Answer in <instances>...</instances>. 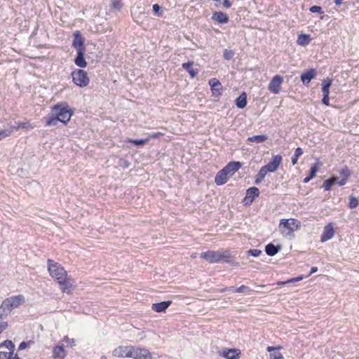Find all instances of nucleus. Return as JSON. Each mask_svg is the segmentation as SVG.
<instances>
[{
  "mask_svg": "<svg viewBox=\"0 0 359 359\" xmlns=\"http://www.w3.org/2000/svg\"><path fill=\"white\" fill-rule=\"evenodd\" d=\"M48 271L50 276L59 285L61 291L68 294H72L76 287L75 281L64 266L51 259L47 260Z\"/></svg>",
  "mask_w": 359,
  "mask_h": 359,
  "instance_id": "1",
  "label": "nucleus"
},
{
  "mask_svg": "<svg viewBox=\"0 0 359 359\" xmlns=\"http://www.w3.org/2000/svg\"><path fill=\"white\" fill-rule=\"evenodd\" d=\"M283 158L280 154L273 156L271 161L262 166L255 177V183L259 184L266 177L268 172H274L282 163Z\"/></svg>",
  "mask_w": 359,
  "mask_h": 359,
  "instance_id": "2",
  "label": "nucleus"
},
{
  "mask_svg": "<svg viewBox=\"0 0 359 359\" xmlns=\"http://www.w3.org/2000/svg\"><path fill=\"white\" fill-rule=\"evenodd\" d=\"M242 167L239 161H231L223 169L217 172L215 178V182L217 185L224 184L229 179V175H233Z\"/></svg>",
  "mask_w": 359,
  "mask_h": 359,
  "instance_id": "3",
  "label": "nucleus"
},
{
  "mask_svg": "<svg viewBox=\"0 0 359 359\" xmlns=\"http://www.w3.org/2000/svg\"><path fill=\"white\" fill-rule=\"evenodd\" d=\"M51 111L60 122L65 124H67L70 121L71 117L74 114V110L66 102H57L52 107Z\"/></svg>",
  "mask_w": 359,
  "mask_h": 359,
  "instance_id": "4",
  "label": "nucleus"
},
{
  "mask_svg": "<svg viewBox=\"0 0 359 359\" xmlns=\"http://www.w3.org/2000/svg\"><path fill=\"white\" fill-rule=\"evenodd\" d=\"M201 257L209 263H218L220 262H229L231 255L229 251H212L208 250L201 254Z\"/></svg>",
  "mask_w": 359,
  "mask_h": 359,
  "instance_id": "5",
  "label": "nucleus"
},
{
  "mask_svg": "<svg viewBox=\"0 0 359 359\" xmlns=\"http://www.w3.org/2000/svg\"><path fill=\"white\" fill-rule=\"evenodd\" d=\"M339 173L341 175L340 180H338V177L333 176L324 181L323 187L325 191H330L335 183L338 184L339 186L345 185L351 175V170L346 165L341 169Z\"/></svg>",
  "mask_w": 359,
  "mask_h": 359,
  "instance_id": "6",
  "label": "nucleus"
},
{
  "mask_svg": "<svg viewBox=\"0 0 359 359\" xmlns=\"http://www.w3.org/2000/svg\"><path fill=\"white\" fill-rule=\"evenodd\" d=\"M300 222L296 219H282L280 221L279 229L285 236L292 235V233L300 228Z\"/></svg>",
  "mask_w": 359,
  "mask_h": 359,
  "instance_id": "7",
  "label": "nucleus"
},
{
  "mask_svg": "<svg viewBox=\"0 0 359 359\" xmlns=\"http://www.w3.org/2000/svg\"><path fill=\"white\" fill-rule=\"evenodd\" d=\"M25 302V297L22 294L12 296L3 301L0 309L4 311H11L14 308H17L22 304Z\"/></svg>",
  "mask_w": 359,
  "mask_h": 359,
  "instance_id": "8",
  "label": "nucleus"
},
{
  "mask_svg": "<svg viewBox=\"0 0 359 359\" xmlns=\"http://www.w3.org/2000/svg\"><path fill=\"white\" fill-rule=\"evenodd\" d=\"M72 78L74 83L81 88L88 86L90 83L87 72L81 69H76L72 71Z\"/></svg>",
  "mask_w": 359,
  "mask_h": 359,
  "instance_id": "9",
  "label": "nucleus"
},
{
  "mask_svg": "<svg viewBox=\"0 0 359 359\" xmlns=\"http://www.w3.org/2000/svg\"><path fill=\"white\" fill-rule=\"evenodd\" d=\"M134 359H151L152 355L145 348L131 346L130 357Z\"/></svg>",
  "mask_w": 359,
  "mask_h": 359,
  "instance_id": "10",
  "label": "nucleus"
},
{
  "mask_svg": "<svg viewBox=\"0 0 359 359\" xmlns=\"http://www.w3.org/2000/svg\"><path fill=\"white\" fill-rule=\"evenodd\" d=\"M283 82V78L281 76L278 74L274 76L269 83V90L273 94L279 93L281 90V85Z\"/></svg>",
  "mask_w": 359,
  "mask_h": 359,
  "instance_id": "11",
  "label": "nucleus"
},
{
  "mask_svg": "<svg viewBox=\"0 0 359 359\" xmlns=\"http://www.w3.org/2000/svg\"><path fill=\"white\" fill-rule=\"evenodd\" d=\"M209 85L210 86L212 95L215 97H219L222 94L223 90L220 81L217 79L213 78L209 81Z\"/></svg>",
  "mask_w": 359,
  "mask_h": 359,
  "instance_id": "12",
  "label": "nucleus"
},
{
  "mask_svg": "<svg viewBox=\"0 0 359 359\" xmlns=\"http://www.w3.org/2000/svg\"><path fill=\"white\" fill-rule=\"evenodd\" d=\"M85 52V46H78L77 55L74 59V63L79 67L84 68L87 66V62L84 57Z\"/></svg>",
  "mask_w": 359,
  "mask_h": 359,
  "instance_id": "13",
  "label": "nucleus"
},
{
  "mask_svg": "<svg viewBox=\"0 0 359 359\" xmlns=\"http://www.w3.org/2000/svg\"><path fill=\"white\" fill-rule=\"evenodd\" d=\"M131 346H120L113 351V355L118 358H130Z\"/></svg>",
  "mask_w": 359,
  "mask_h": 359,
  "instance_id": "14",
  "label": "nucleus"
},
{
  "mask_svg": "<svg viewBox=\"0 0 359 359\" xmlns=\"http://www.w3.org/2000/svg\"><path fill=\"white\" fill-rule=\"evenodd\" d=\"M241 351L236 348H224L220 355L226 359H238L241 357Z\"/></svg>",
  "mask_w": 359,
  "mask_h": 359,
  "instance_id": "15",
  "label": "nucleus"
},
{
  "mask_svg": "<svg viewBox=\"0 0 359 359\" xmlns=\"http://www.w3.org/2000/svg\"><path fill=\"white\" fill-rule=\"evenodd\" d=\"M334 234V230L333 226L331 223H329L326 226H325L323 229V232L320 236V241L324 243L330 239H331Z\"/></svg>",
  "mask_w": 359,
  "mask_h": 359,
  "instance_id": "16",
  "label": "nucleus"
},
{
  "mask_svg": "<svg viewBox=\"0 0 359 359\" xmlns=\"http://www.w3.org/2000/svg\"><path fill=\"white\" fill-rule=\"evenodd\" d=\"M212 20L219 24H225L229 22V18L226 13L222 11H215L212 13Z\"/></svg>",
  "mask_w": 359,
  "mask_h": 359,
  "instance_id": "17",
  "label": "nucleus"
},
{
  "mask_svg": "<svg viewBox=\"0 0 359 359\" xmlns=\"http://www.w3.org/2000/svg\"><path fill=\"white\" fill-rule=\"evenodd\" d=\"M316 76V70L314 69H310L302 74L301 80L304 85L308 86L311 79H314Z\"/></svg>",
  "mask_w": 359,
  "mask_h": 359,
  "instance_id": "18",
  "label": "nucleus"
},
{
  "mask_svg": "<svg viewBox=\"0 0 359 359\" xmlns=\"http://www.w3.org/2000/svg\"><path fill=\"white\" fill-rule=\"evenodd\" d=\"M53 358L54 359H65L67 356V351L63 345L55 346L53 348Z\"/></svg>",
  "mask_w": 359,
  "mask_h": 359,
  "instance_id": "19",
  "label": "nucleus"
},
{
  "mask_svg": "<svg viewBox=\"0 0 359 359\" xmlns=\"http://www.w3.org/2000/svg\"><path fill=\"white\" fill-rule=\"evenodd\" d=\"M259 194V190L258 188L255 187H252L249 188L246 191V196L245 198V201L246 203H252L256 197H257Z\"/></svg>",
  "mask_w": 359,
  "mask_h": 359,
  "instance_id": "20",
  "label": "nucleus"
},
{
  "mask_svg": "<svg viewBox=\"0 0 359 359\" xmlns=\"http://www.w3.org/2000/svg\"><path fill=\"white\" fill-rule=\"evenodd\" d=\"M171 304V301H165L159 303H155L152 304L151 309L155 312L161 313L165 311Z\"/></svg>",
  "mask_w": 359,
  "mask_h": 359,
  "instance_id": "21",
  "label": "nucleus"
},
{
  "mask_svg": "<svg viewBox=\"0 0 359 359\" xmlns=\"http://www.w3.org/2000/svg\"><path fill=\"white\" fill-rule=\"evenodd\" d=\"M34 128V126L29 121H25V122H20L17 124V126H11V133L14 130L17 131L20 130V128L22 129H33Z\"/></svg>",
  "mask_w": 359,
  "mask_h": 359,
  "instance_id": "22",
  "label": "nucleus"
},
{
  "mask_svg": "<svg viewBox=\"0 0 359 359\" xmlns=\"http://www.w3.org/2000/svg\"><path fill=\"white\" fill-rule=\"evenodd\" d=\"M193 65V62L183 63L182 68L187 71L192 78H194L198 74V70L196 69H194Z\"/></svg>",
  "mask_w": 359,
  "mask_h": 359,
  "instance_id": "23",
  "label": "nucleus"
},
{
  "mask_svg": "<svg viewBox=\"0 0 359 359\" xmlns=\"http://www.w3.org/2000/svg\"><path fill=\"white\" fill-rule=\"evenodd\" d=\"M74 40L72 45H84L85 39L81 32L79 30L74 32Z\"/></svg>",
  "mask_w": 359,
  "mask_h": 359,
  "instance_id": "24",
  "label": "nucleus"
},
{
  "mask_svg": "<svg viewBox=\"0 0 359 359\" xmlns=\"http://www.w3.org/2000/svg\"><path fill=\"white\" fill-rule=\"evenodd\" d=\"M224 291H231V292H238V293H241V292H244L245 291H248L249 292H250L252 290L247 286L243 285L238 287H226V288H224L222 290H220V292H224Z\"/></svg>",
  "mask_w": 359,
  "mask_h": 359,
  "instance_id": "25",
  "label": "nucleus"
},
{
  "mask_svg": "<svg viewBox=\"0 0 359 359\" xmlns=\"http://www.w3.org/2000/svg\"><path fill=\"white\" fill-rule=\"evenodd\" d=\"M237 107L240 109L244 108L247 105V95L243 93L236 100Z\"/></svg>",
  "mask_w": 359,
  "mask_h": 359,
  "instance_id": "26",
  "label": "nucleus"
},
{
  "mask_svg": "<svg viewBox=\"0 0 359 359\" xmlns=\"http://www.w3.org/2000/svg\"><path fill=\"white\" fill-rule=\"evenodd\" d=\"M311 38L309 34H302L297 39L298 45H307L311 42Z\"/></svg>",
  "mask_w": 359,
  "mask_h": 359,
  "instance_id": "27",
  "label": "nucleus"
},
{
  "mask_svg": "<svg viewBox=\"0 0 359 359\" xmlns=\"http://www.w3.org/2000/svg\"><path fill=\"white\" fill-rule=\"evenodd\" d=\"M267 140H268V137H267V135H254L252 137H249L248 138V142H256V143L263 142Z\"/></svg>",
  "mask_w": 359,
  "mask_h": 359,
  "instance_id": "28",
  "label": "nucleus"
},
{
  "mask_svg": "<svg viewBox=\"0 0 359 359\" xmlns=\"http://www.w3.org/2000/svg\"><path fill=\"white\" fill-rule=\"evenodd\" d=\"M265 252L269 256H274L278 252V248L273 244L269 243L265 247Z\"/></svg>",
  "mask_w": 359,
  "mask_h": 359,
  "instance_id": "29",
  "label": "nucleus"
},
{
  "mask_svg": "<svg viewBox=\"0 0 359 359\" xmlns=\"http://www.w3.org/2000/svg\"><path fill=\"white\" fill-rule=\"evenodd\" d=\"M323 88H322V92L323 95H330V88L332 85V80L327 79V80H323Z\"/></svg>",
  "mask_w": 359,
  "mask_h": 359,
  "instance_id": "30",
  "label": "nucleus"
},
{
  "mask_svg": "<svg viewBox=\"0 0 359 359\" xmlns=\"http://www.w3.org/2000/svg\"><path fill=\"white\" fill-rule=\"evenodd\" d=\"M60 121L56 116H49L46 118V126H56L57 122Z\"/></svg>",
  "mask_w": 359,
  "mask_h": 359,
  "instance_id": "31",
  "label": "nucleus"
},
{
  "mask_svg": "<svg viewBox=\"0 0 359 359\" xmlns=\"http://www.w3.org/2000/svg\"><path fill=\"white\" fill-rule=\"evenodd\" d=\"M303 154L302 148L298 147L295 149L294 154L292 157V163L293 165H296L299 158Z\"/></svg>",
  "mask_w": 359,
  "mask_h": 359,
  "instance_id": "32",
  "label": "nucleus"
},
{
  "mask_svg": "<svg viewBox=\"0 0 359 359\" xmlns=\"http://www.w3.org/2000/svg\"><path fill=\"white\" fill-rule=\"evenodd\" d=\"M149 140V138H145V139H141V140H134V139H128L127 142L134 144L137 146H142L145 144Z\"/></svg>",
  "mask_w": 359,
  "mask_h": 359,
  "instance_id": "33",
  "label": "nucleus"
},
{
  "mask_svg": "<svg viewBox=\"0 0 359 359\" xmlns=\"http://www.w3.org/2000/svg\"><path fill=\"white\" fill-rule=\"evenodd\" d=\"M304 278V276H298V277H296V278H290L286 281H278L276 284L278 285H284L285 284H287V283H295V282H298V281H300L302 280H303Z\"/></svg>",
  "mask_w": 359,
  "mask_h": 359,
  "instance_id": "34",
  "label": "nucleus"
},
{
  "mask_svg": "<svg viewBox=\"0 0 359 359\" xmlns=\"http://www.w3.org/2000/svg\"><path fill=\"white\" fill-rule=\"evenodd\" d=\"M1 346H5L9 350V351L14 352L15 345L10 340H5L4 342L0 344V347H1Z\"/></svg>",
  "mask_w": 359,
  "mask_h": 359,
  "instance_id": "35",
  "label": "nucleus"
},
{
  "mask_svg": "<svg viewBox=\"0 0 359 359\" xmlns=\"http://www.w3.org/2000/svg\"><path fill=\"white\" fill-rule=\"evenodd\" d=\"M359 204V202H358V200L353 196H351L349 197V204H348V206L350 208L353 209V208H356Z\"/></svg>",
  "mask_w": 359,
  "mask_h": 359,
  "instance_id": "36",
  "label": "nucleus"
},
{
  "mask_svg": "<svg viewBox=\"0 0 359 359\" xmlns=\"http://www.w3.org/2000/svg\"><path fill=\"white\" fill-rule=\"evenodd\" d=\"M318 163H316L311 166L310 171H309V176L310 177V178L313 179V177H316V172L318 171Z\"/></svg>",
  "mask_w": 359,
  "mask_h": 359,
  "instance_id": "37",
  "label": "nucleus"
},
{
  "mask_svg": "<svg viewBox=\"0 0 359 359\" xmlns=\"http://www.w3.org/2000/svg\"><path fill=\"white\" fill-rule=\"evenodd\" d=\"M8 323L3 320L2 314L0 313V334L8 327Z\"/></svg>",
  "mask_w": 359,
  "mask_h": 359,
  "instance_id": "38",
  "label": "nucleus"
},
{
  "mask_svg": "<svg viewBox=\"0 0 359 359\" xmlns=\"http://www.w3.org/2000/svg\"><path fill=\"white\" fill-rule=\"evenodd\" d=\"M111 5L114 8L120 10L123 7L121 0H111Z\"/></svg>",
  "mask_w": 359,
  "mask_h": 359,
  "instance_id": "39",
  "label": "nucleus"
},
{
  "mask_svg": "<svg viewBox=\"0 0 359 359\" xmlns=\"http://www.w3.org/2000/svg\"><path fill=\"white\" fill-rule=\"evenodd\" d=\"M13 355V351L4 352L0 351V359H11V357Z\"/></svg>",
  "mask_w": 359,
  "mask_h": 359,
  "instance_id": "40",
  "label": "nucleus"
},
{
  "mask_svg": "<svg viewBox=\"0 0 359 359\" xmlns=\"http://www.w3.org/2000/svg\"><path fill=\"white\" fill-rule=\"evenodd\" d=\"M309 11L311 13H317L319 14L323 13L322 8L319 6H313L310 7Z\"/></svg>",
  "mask_w": 359,
  "mask_h": 359,
  "instance_id": "41",
  "label": "nucleus"
},
{
  "mask_svg": "<svg viewBox=\"0 0 359 359\" xmlns=\"http://www.w3.org/2000/svg\"><path fill=\"white\" fill-rule=\"evenodd\" d=\"M248 254L253 257H258L262 254V250L258 249H251L248 251Z\"/></svg>",
  "mask_w": 359,
  "mask_h": 359,
  "instance_id": "42",
  "label": "nucleus"
},
{
  "mask_svg": "<svg viewBox=\"0 0 359 359\" xmlns=\"http://www.w3.org/2000/svg\"><path fill=\"white\" fill-rule=\"evenodd\" d=\"M11 128L9 130H0V140L6 137L9 136L11 135Z\"/></svg>",
  "mask_w": 359,
  "mask_h": 359,
  "instance_id": "43",
  "label": "nucleus"
},
{
  "mask_svg": "<svg viewBox=\"0 0 359 359\" xmlns=\"http://www.w3.org/2000/svg\"><path fill=\"white\" fill-rule=\"evenodd\" d=\"M234 55V53L232 50H225L224 53V57L226 60L231 59Z\"/></svg>",
  "mask_w": 359,
  "mask_h": 359,
  "instance_id": "44",
  "label": "nucleus"
},
{
  "mask_svg": "<svg viewBox=\"0 0 359 359\" xmlns=\"http://www.w3.org/2000/svg\"><path fill=\"white\" fill-rule=\"evenodd\" d=\"M163 135V133L161 132L154 133L152 134H149L148 138L150 139H156Z\"/></svg>",
  "mask_w": 359,
  "mask_h": 359,
  "instance_id": "45",
  "label": "nucleus"
},
{
  "mask_svg": "<svg viewBox=\"0 0 359 359\" xmlns=\"http://www.w3.org/2000/svg\"><path fill=\"white\" fill-rule=\"evenodd\" d=\"M270 359H284V357L282 353L277 352L273 354H271Z\"/></svg>",
  "mask_w": 359,
  "mask_h": 359,
  "instance_id": "46",
  "label": "nucleus"
},
{
  "mask_svg": "<svg viewBox=\"0 0 359 359\" xmlns=\"http://www.w3.org/2000/svg\"><path fill=\"white\" fill-rule=\"evenodd\" d=\"M64 341L71 346H74L75 345L74 340L73 339H69L68 337H65Z\"/></svg>",
  "mask_w": 359,
  "mask_h": 359,
  "instance_id": "47",
  "label": "nucleus"
},
{
  "mask_svg": "<svg viewBox=\"0 0 359 359\" xmlns=\"http://www.w3.org/2000/svg\"><path fill=\"white\" fill-rule=\"evenodd\" d=\"M322 102L326 105V106H330V98H329V95H323V97L322 99Z\"/></svg>",
  "mask_w": 359,
  "mask_h": 359,
  "instance_id": "48",
  "label": "nucleus"
},
{
  "mask_svg": "<svg viewBox=\"0 0 359 359\" xmlns=\"http://www.w3.org/2000/svg\"><path fill=\"white\" fill-rule=\"evenodd\" d=\"M161 10V7L158 4L153 5V11L155 13H156L158 16L161 15V13H159Z\"/></svg>",
  "mask_w": 359,
  "mask_h": 359,
  "instance_id": "49",
  "label": "nucleus"
},
{
  "mask_svg": "<svg viewBox=\"0 0 359 359\" xmlns=\"http://www.w3.org/2000/svg\"><path fill=\"white\" fill-rule=\"evenodd\" d=\"M120 165L122 166L123 168H127L130 165V163L128 161H127L126 160H124L123 158L120 159Z\"/></svg>",
  "mask_w": 359,
  "mask_h": 359,
  "instance_id": "50",
  "label": "nucleus"
},
{
  "mask_svg": "<svg viewBox=\"0 0 359 359\" xmlns=\"http://www.w3.org/2000/svg\"><path fill=\"white\" fill-rule=\"evenodd\" d=\"M282 348V346H268L266 350L267 351L269 352H271L273 351H275V350H280Z\"/></svg>",
  "mask_w": 359,
  "mask_h": 359,
  "instance_id": "51",
  "label": "nucleus"
},
{
  "mask_svg": "<svg viewBox=\"0 0 359 359\" xmlns=\"http://www.w3.org/2000/svg\"><path fill=\"white\" fill-rule=\"evenodd\" d=\"M223 6L226 8H229L231 6V3L229 0H224Z\"/></svg>",
  "mask_w": 359,
  "mask_h": 359,
  "instance_id": "52",
  "label": "nucleus"
},
{
  "mask_svg": "<svg viewBox=\"0 0 359 359\" xmlns=\"http://www.w3.org/2000/svg\"><path fill=\"white\" fill-rule=\"evenodd\" d=\"M317 271H318V267H316V266L311 267V271H310V273L309 276L316 273Z\"/></svg>",
  "mask_w": 359,
  "mask_h": 359,
  "instance_id": "53",
  "label": "nucleus"
},
{
  "mask_svg": "<svg viewBox=\"0 0 359 359\" xmlns=\"http://www.w3.org/2000/svg\"><path fill=\"white\" fill-rule=\"evenodd\" d=\"M27 346V344L25 342H22L20 346H19V348L20 349H23L25 348V347Z\"/></svg>",
  "mask_w": 359,
  "mask_h": 359,
  "instance_id": "54",
  "label": "nucleus"
},
{
  "mask_svg": "<svg viewBox=\"0 0 359 359\" xmlns=\"http://www.w3.org/2000/svg\"><path fill=\"white\" fill-rule=\"evenodd\" d=\"M344 0H334V3L337 6H341Z\"/></svg>",
  "mask_w": 359,
  "mask_h": 359,
  "instance_id": "55",
  "label": "nucleus"
},
{
  "mask_svg": "<svg viewBox=\"0 0 359 359\" xmlns=\"http://www.w3.org/2000/svg\"><path fill=\"white\" fill-rule=\"evenodd\" d=\"M311 180H312L311 178H310V177L308 175L307 177H306L303 182L304 183H308Z\"/></svg>",
  "mask_w": 359,
  "mask_h": 359,
  "instance_id": "56",
  "label": "nucleus"
},
{
  "mask_svg": "<svg viewBox=\"0 0 359 359\" xmlns=\"http://www.w3.org/2000/svg\"><path fill=\"white\" fill-rule=\"evenodd\" d=\"M101 359H107L105 357H102Z\"/></svg>",
  "mask_w": 359,
  "mask_h": 359,
  "instance_id": "57",
  "label": "nucleus"
}]
</instances>
